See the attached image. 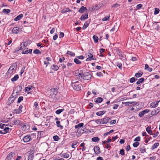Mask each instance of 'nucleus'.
Listing matches in <instances>:
<instances>
[{
  "label": "nucleus",
  "instance_id": "f257e3e1",
  "mask_svg": "<svg viewBox=\"0 0 160 160\" xmlns=\"http://www.w3.org/2000/svg\"><path fill=\"white\" fill-rule=\"evenodd\" d=\"M16 98V97L15 96V94L14 92L12 93L11 95V97H10L8 99L7 102L8 104L10 105L12 103Z\"/></svg>",
  "mask_w": 160,
  "mask_h": 160
},
{
  "label": "nucleus",
  "instance_id": "f03ea898",
  "mask_svg": "<svg viewBox=\"0 0 160 160\" xmlns=\"http://www.w3.org/2000/svg\"><path fill=\"white\" fill-rule=\"evenodd\" d=\"M78 81H77L76 82H74L73 80L72 82V83H71L72 86L73 88V89L75 90L79 91V90H81V87L80 85L74 84L75 83H78Z\"/></svg>",
  "mask_w": 160,
  "mask_h": 160
},
{
  "label": "nucleus",
  "instance_id": "7ed1b4c3",
  "mask_svg": "<svg viewBox=\"0 0 160 160\" xmlns=\"http://www.w3.org/2000/svg\"><path fill=\"white\" fill-rule=\"evenodd\" d=\"M50 96L53 98H55L58 93L57 91L54 88H52L50 90Z\"/></svg>",
  "mask_w": 160,
  "mask_h": 160
},
{
  "label": "nucleus",
  "instance_id": "20e7f679",
  "mask_svg": "<svg viewBox=\"0 0 160 160\" xmlns=\"http://www.w3.org/2000/svg\"><path fill=\"white\" fill-rule=\"evenodd\" d=\"M92 77L91 74L89 72H86L84 73L83 79L88 80L90 79Z\"/></svg>",
  "mask_w": 160,
  "mask_h": 160
},
{
  "label": "nucleus",
  "instance_id": "39448f33",
  "mask_svg": "<svg viewBox=\"0 0 160 160\" xmlns=\"http://www.w3.org/2000/svg\"><path fill=\"white\" fill-rule=\"evenodd\" d=\"M11 130L12 129L6 127L4 129L0 131V134H6L7 133H9Z\"/></svg>",
  "mask_w": 160,
  "mask_h": 160
},
{
  "label": "nucleus",
  "instance_id": "423d86ee",
  "mask_svg": "<svg viewBox=\"0 0 160 160\" xmlns=\"http://www.w3.org/2000/svg\"><path fill=\"white\" fill-rule=\"evenodd\" d=\"M88 57L86 59V61H88L92 60H96V58H93V55L92 53H90L89 52Z\"/></svg>",
  "mask_w": 160,
  "mask_h": 160
},
{
  "label": "nucleus",
  "instance_id": "0eeeda50",
  "mask_svg": "<svg viewBox=\"0 0 160 160\" xmlns=\"http://www.w3.org/2000/svg\"><path fill=\"white\" fill-rule=\"evenodd\" d=\"M15 155V153L12 152H11L7 156L6 158V160H11V159L12 157H13Z\"/></svg>",
  "mask_w": 160,
  "mask_h": 160
},
{
  "label": "nucleus",
  "instance_id": "6e6552de",
  "mask_svg": "<svg viewBox=\"0 0 160 160\" xmlns=\"http://www.w3.org/2000/svg\"><path fill=\"white\" fill-rule=\"evenodd\" d=\"M94 150L95 153L97 155L100 153V150L99 147L98 146H95L94 148Z\"/></svg>",
  "mask_w": 160,
  "mask_h": 160
},
{
  "label": "nucleus",
  "instance_id": "1a4fd4ad",
  "mask_svg": "<svg viewBox=\"0 0 160 160\" xmlns=\"http://www.w3.org/2000/svg\"><path fill=\"white\" fill-rule=\"evenodd\" d=\"M149 112V110L148 109H145L142 112H141L138 114V116L140 117H142L146 113L148 112Z\"/></svg>",
  "mask_w": 160,
  "mask_h": 160
},
{
  "label": "nucleus",
  "instance_id": "9d476101",
  "mask_svg": "<svg viewBox=\"0 0 160 160\" xmlns=\"http://www.w3.org/2000/svg\"><path fill=\"white\" fill-rule=\"evenodd\" d=\"M31 140V138L30 135H27L25 136L23 138V141L24 142H28Z\"/></svg>",
  "mask_w": 160,
  "mask_h": 160
},
{
  "label": "nucleus",
  "instance_id": "9b49d317",
  "mask_svg": "<svg viewBox=\"0 0 160 160\" xmlns=\"http://www.w3.org/2000/svg\"><path fill=\"white\" fill-rule=\"evenodd\" d=\"M159 101L154 102H152L150 104V107L152 108H154L157 107Z\"/></svg>",
  "mask_w": 160,
  "mask_h": 160
},
{
  "label": "nucleus",
  "instance_id": "f8f14e48",
  "mask_svg": "<svg viewBox=\"0 0 160 160\" xmlns=\"http://www.w3.org/2000/svg\"><path fill=\"white\" fill-rule=\"evenodd\" d=\"M13 123H14L13 124H14L18 126L21 125H22V122L18 119H16L13 121Z\"/></svg>",
  "mask_w": 160,
  "mask_h": 160
},
{
  "label": "nucleus",
  "instance_id": "ddd939ff",
  "mask_svg": "<svg viewBox=\"0 0 160 160\" xmlns=\"http://www.w3.org/2000/svg\"><path fill=\"white\" fill-rule=\"evenodd\" d=\"M61 156L62 157L65 158H69L70 156L68 153H63L62 152L61 153Z\"/></svg>",
  "mask_w": 160,
  "mask_h": 160
},
{
  "label": "nucleus",
  "instance_id": "4468645a",
  "mask_svg": "<svg viewBox=\"0 0 160 160\" xmlns=\"http://www.w3.org/2000/svg\"><path fill=\"white\" fill-rule=\"evenodd\" d=\"M110 119V118L108 117L104 118L103 119H102V124L108 123Z\"/></svg>",
  "mask_w": 160,
  "mask_h": 160
},
{
  "label": "nucleus",
  "instance_id": "2eb2a0df",
  "mask_svg": "<svg viewBox=\"0 0 160 160\" xmlns=\"http://www.w3.org/2000/svg\"><path fill=\"white\" fill-rule=\"evenodd\" d=\"M88 18V14L87 13L85 14H82L80 18V19L81 20H83L86 19Z\"/></svg>",
  "mask_w": 160,
  "mask_h": 160
},
{
  "label": "nucleus",
  "instance_id": "dca6fc26",
  "mask_svg": "<svg viewBox=\"0 0 160 160\" xmlns=\"http://www.w3.org/2000/svg\"><path fill=\"white\" fill-rule=\"evenodd\" d=\"M160 109V108H157L156 110L155 109L152 112L151 114L153 115H157L159 112Z\"/></svg>",
  "mask_w": 160,
  "mask_h": 160
},
{
  "label": "nucleus",
  "instance_id": "f3484780",
  "mask_svg": "<svg viewBox=\"0 0 160 160\" xmlns=\"http://www.w3.org/2000/svg\"><path fill=\"white\" fill-rule=\"evenodd\" d=\"M32 51V49H29V50H26L24 49L22 52L23 54H27L28 53L31 54Z\"/></svg>",
  "mask_w": 160,
  "mask_h": 160
},
{
  "label": "nucleus",
  "instance_id": "a211bd4d",
  "mask_svg": "<svg viewBox=\"0 0 160 160\" xmlns=\"http://www.w3.org/2000/svg\"><path fill=\"white\" fill-rule=\"evenodd\" d=\"M20 30V28L18 27H14L12 30V32L13 33L17 34Z\"/></svg>",
  "mask_w": 160,
  "mask_h": 160
},
{
  "label": "nucleus",
  "instance_id": "6ab92c4d",
  "mask_svg": "<svg viewBox=\"0 0 160 160\" xmlns=\"http://www.w3.org/2000/svg\"><path fill=\"white\" fill-rule=\"evenodd\" d=\"M146 131L149 134L151 135H153V133L151 129V127H148L146 128Z\"/></svg>",
  "mask_w": 160,
  "mask_h": 160
},
{
  "label": "nucleus",
  "instance_id": "aec40b11",
  "mask_svg": "<svg viewBox=\"0 0 160 160\" xmlns=\"http://www.w3.org/2000/svg\"><path fill=\"white\" fill-rule=\"evenodd\" d=\"M87 10V8L86 7L84 6H82L78 10V12L80 13H83L84 12V11L85 10Z\"/></svg>",
  "mask_w": 160,
  "mask_h": 160
},
{
  "label": "nucleus",
  "instance_id": "412c9836",
  "mask_svg": "<svg viewBox=\"0 0 160 160\" xmlns=\"http://www.w3.org/2000/svg\"><path fill=\"white\" fill-rule=\"evenodd\" d=\"M103 100L102 98L101 97L98 98L94 99V101L97 103H100L102 102Z\"/></svg>",
  "mask_w": 160,
  "mask_h": 160
},
{
  "label": "nucleus",
  "instance_id": "4be33fe9",
  "mask_svg": "<svg viewBox=\"0 0 160 160\" xmlns=\"http://www.w3.org/2000/svg\"><path fill=\"white\" fill-rule=\"evenodd\" d=\"M30 126L29 125L27 124L23 125L22 126V129L24 130H28Z\"/></svg>",
  "mask_w": 160,
  "mask_h": 160
},
{
  "label": "nucleus",
  "instance_id": "5701e85b",
  "mask_svg": "<svg viewBox=\"0 0 160 160\" xmlns=\"http://www.w3.org/2000/svg\"><path fill=\"white\" fill-rule=\"evenodd\" d=\"M34 107L33 108L34 111H37L39 109L38 103L37 102H35L34 103Z\"/></svg>",
  "mask_w": 160,
  "mask_h": 160
},
{
  "label": "nucleus",
  "instance_id": "b1692460",
  "mask_svg": "<svg viewBox=\"0 0 160 160\" xmlns=\"http://www.w3.org/2000/svg\"><path fill=\"white\" fill-rule=\"evenodd\" d=\"M22 88V86H21L19 85L17 86L15 90L13 91V92H14L16 91H18L19 92H21Z\"/></svg>",
  "mask_w": 160,
  "mask_h": 160
},
{
  "label": "nucleus",
  "instance_id": "393cba45",
  "mask_svg": "<svg viewBox=\"0 0 160 160\" xmlns=\"http://www.w3.org/2000/svg\"><path fill=\"white\" fill-rule=\"evenodd\" d=\"M19 78V76L18 74L15 75L14 77L12 78L11 80L12 82H15L17 81Z\"/></svg>",
  "mask_w": 160,
  "mask_h": 160
},
{
  "label": "nucleus",
  "instance_id": "a878e982",
  "mask_svg": "<svg viewBox=\"0 0 160 160\" xmlns=\"http://www.w3.org/2000/svg\"><path fill=\"white\" fill-rule=\"evenodd\" d=\"M83 125L84 124L82 123H79L75 126V128L79 130L80 128L82 127L83 126Z\"/></svg>",
  "mask_w": 160,
  "mask_h": 160
},
{
  "label": "nucleus",
  "instance_id": "bb28decb",
  "mask_svg": "<svg viewBox=\"0 0 160 160\" xmlns=\"http://www.w3.org/2000/svg\"><path fill=\"white\" fill-rule=\"evenodd\" d=\"M101 8V6L100 5H97L95 6V7L94 8L93 7L92 9V11H93L94 10H98L99 9Z\"/></svg>",
  "mask_w": 160,
  "mask_h": 160
},
{
  "label": "nucleus",
  "instance_id": "cd10ccee",
  "mask_svg": "<svg viewBox=\"0 0 160 160\" xmlns=\"http://www.w3.org/2000/svg\"><path fill=\"white\" fill-rule=\"evenodd\" d=\"M90 23V22L88 21H86L84 25H83L82 29H85L88 26Z\"/></svg>",
  "mask_w": 160,
  "mask_h": 160
},
{
  "label": "nucleus",
  "instance_id": "c85d7f7f",
  "mask_svg": "<svg viewBox=\"0 0 160 160\" xmlns=\"http://www.w3.org/2000/svg\"><path fill=\"white\" fill-rule=\"evenodd\" d=\"M23 17V15L22 14H21L17 16L15 19L14 20L15 21H18L21 19Z\"/></svg>",
  "mask_w": 160,
  "mask_h": 160
},
{
  "label": "nucleus",
  "instance_id": "c756f323",
  "mask_svg": "<svg viewBox=\"0 0 160 160\" xmlns=\"http://www.w3.org/2000/svg\"><path fill=\"white\" fill-rule=\"evenodd\" d=\"M159 143L158 142H156L151 147V149L152 150L154 149L157 148V147L159 146Z\"/></svg>",
  "mask_w": 160,
  "mask_h": 160
},
{
  "label": "nucleus",
  "instance_id": "7c9ffc66",
  "mask_svg": "<svg viewBox=\"0 0 160 160\" xmlns=\"http://www.w3.org/2000/svg\"><path fill=\"white\" fill-rule=\"evenodd\" d=\"M106 112L105 111H101L98 112L96 113V115L98 116H101L104 114Z\"/></svg>",
  "mask_w": 160,
  "mask_h": 160
},
{
  "label": "nucleus",
  "instance_id": "2f4dec72",
  "mask_svg": "<svg viewBox=\"0 0 160 160\" xmlns=\"http://www.w3.org/2000/svg\"><path fill=\"white\" fill-rule=\"evenodd\" d=\"M144 81V79L143 78H142L138 80V81L137 82L136 84L137 85L139 84L140 83L143 82Z\"/></svg>",
  "mask_w": 160,
  "mask_h": 160
},
{
  "label": "nucleus",
  "instance_id": "473e14b6",
  "mask_svg": "<svg viewBox=\"0 0 160 160\" xmlns=\"http://www.w3.org/2000/svg\"><path fill=\"white\" fill-rule=\"evenodd\" d=\"M22 112V111H20V110L19 109H14L13 111V113L14 114H19L20 113H21Z\"/></svg>",
  "mask_w": 160,
  "mask_h": 160
},
{
  "label": "nucleus",
  "instance_id": "72a5a7b5",
  "mask_svg": "<svg viewBox=\"0 0 160 160\" xmlns=\"http://www.w3.org/2000/svg\"><path fill=\"white\" fill-rule=\"evenodd\" d=\"M92 140L93 142H97L100 140V139L98 137H96L92 138Z\"/></svg>",
  "mask_w": 160,
  "mask_h": 160
},
{
  "label": "nucleus",
  "instance_id": "f704fd0d",
  "mask_svg": "<svg viewBox=\"0 0 160 160\" xmlns=\"http://www.w3.org/2000/svg\"><path fill=\"white\" fill-rule=\"evenodd\" d=\"M57 126L58 127H59L61 129H62L63 127L60 124V122L59 121H57L56 122Z\"/></svg>",
  "mask_w": 160,
  "mask_h": 160
},
{
  "label": "nucleus",
  "instance_id": "c9c22d12",
  "mask_svg": "<svg viewBox=\"0 0 160 160\" xmlns=\"http://www.w3.org/2000/svg\"><path fill=\"white\" fill-rule=\"evenodd\" d=\"M93 38L94 40V42L95 43H96L98 42V37L97 36H96V35L93 36Z\"/></svg>",
  "mask_w": 160,
  "mask_h": 160
},
{
  "label": "nucleus",
  "instance_id": "e433bc0d",
  "mask_svg": "<svg viewBox=\"0 0 160 160\" xmlns=\"http://www.w3.org/2000/svg\"><path fill=\"white\" fill-rule=\"evenodd\" d=\"M64 109H58L56 111L55 113L57 114H59L61 113L62 112L64 111Z\"/></svg>",
  "mask_w": 160,
  "mask_h": 160
},
{
  "label": "nucleus",
  "instance_id": "4c0bfd02",
  "mask_svg": "<svg viewBox=\"0 0 160 160\" xmlns=\"http://www.w3.org/2000/svg\"><path fill=\"white\" fill-rule=\"evenodd\" d=\"M14 69V68L13 66H11L10 68H9V69L8 70V73H12L13 72V70Z\"/></svg>",
  "mask_w": 160,
  "mask_h": 160
},
{
  "label": "nucleus",
  "instance_id": "58836bf2",
  "mask_svg": "<svg viewBox=\"0 0 160 160\" xmlns=\"http://www.w3.org/2000/svg\"><path fill=\"white\" fill-rule=\"evenodd\" d=\"M28 160H32L33 156L31 154L29 153L28 155Z\"/></svg>",
  "mask_w": 160,
  "mask_h": 160
},
{
  "label": "nucleus",
  "instance_id": "ea45409f",
  "mask_svg": "<svg viewBox=\"0 0 160 160\" xmlns=\"http://www.w3.org/2000/svg\"><path fill=\"white\" fill-rule=\"evenodd\" d=\"M95 122L98 124H102V119H98L96 120Z\"/></svg>",
  "mask_w": 160,
  "mask_h": 160
},
{
  "label": "nucleus",
  "instance_id": "a19ab883",
  "mask_svg": "<svg viewBox=\"0 0 160 160\" xmlns=\"http://www.w3.org/2000/svg\"><path fill=\"white\" fill-rule=\"evenodd\" d=\"M74 61L76 63L78 64H80L81 63V62L77 58H75L74 60Z\"/></svg>",
  "mask_w": 160,
  "mask_h": 160
},
{
  "label": "nucleus",
  "instance_id": "79ce46f5",
  "mask_svg": "<svg viewBox=\"0 0 160 160\" xmlns=\"http://www.w3.org/2000/svg\"><path fill=\"white\" fill-rule=\"evenodd\" d=\"M10 12L11 10L9 9H4L2 10V12L3 13H6V14H8Z\"/></svg>",
  "mask_w": 160,
  "mask_h": 160
},
{
  "label": "nucleus",
  "instance_id": "37998d69",
  "mask_svg": "<svg viewBox=\"0 0 160 160\" xmlns=\"http://www.w3.org/2000/svg\"><path fill=\"white\" fill-rule=\"evenodd\" d=\"M143 74V72H141V73H135V76L137 78H139L142 76Z\"/></svg>",
  "mask_w": 160,
  "mask_h": 160
},
{
  "label": "nucleus",
  "instance_id": "c03bdc74",
  "mask_svg": "<svg viewBox=\"0 0 160 160\" xmlns=\"http://www.w3.org/2000/svg\"><path fill=\"white\" fill-rule=\"evenodd\" d=\"M32 87V86H29L28 87L25 88V92L30 91Z\"/></svg>",
  "mask_w": 160,
  "mask_h": 160
},
{
  "label": "nucleus",
  "instance_id": "a18cd8bd",
  "mask_svg": "<svg viewBox=\"0 0 160 160\" xmlns=\"http://www.w3.org/2000/svg\"><path fill=\"white\" fill-rule=\"evenodd\" d=\"M70 11H71V10L70 9H69L68 8H66L65 9H63L62 11V13H65L67 12H69Z\"/></svg>",
  "mask_w": 160,
  "mask_h": 160
},
{
  "label": "nucleus",
  "instance_id": "49530a36",
  "mask_svg": "<svg viewBox=\"0 0 160 160\" xmlns=\"http://www.w3.org/2000/svg\"><path fill=\"white\" fill-rule=\"evenodd\" d=\"M52 69L53 70H57L58 69V67L56 65H53L52 66Z\"/></svg>",
  "mask_w": 160,
  "mask_h": 160
},
{
  "label": "nucleus",
  "instance_id": "de8ad7c7",
  "mask_svg": "<svg viewBox=\"0 0 160 160\" xmlns=\"http://www.w3.org/2000/svg\"><path fill=\"white\" fill-rule=\"evenodd\" d=\"M33 53L35 54H41V52L38 49H36L33 51Z\"/></svg>",
  "mask_w": 160,
  "mask_h": 160
},
{
  "label": "nucleus",
  "instance_id": "09e8293b",
  "mask_svg": "<svg viewBox=\"0 0 160 160\" xmlns=\"http://www.w3.org/2000/svg\"><path fill=\"white\" fill-rule=\"evenodd\" d=\"M67 53L70 55V56L72 57L74 56H75V53L72 52L71 51H68L67 52Z\"/></svg>",
  "mask_w": 160,
  "mask_h": 160
},
{
  "label": "nucleus",
  "instance_id": "8fccbe9b",
  "mask_svg": "<svg viewBox=\"0 0 160 160\" xmlns=\"http://www.w3.org/2000/svg\"><path fill=\"white\" fill-rule=\"evenodd\" d=\"M78 143V142L76 141H73L72 144V147L73 148H75V146Z\"/></svg>",
  "mask_w": 160,
  "mask_h": 160
},
{
  "label": "nucleus",
  "instance_id": "3c124183",
  "mask_svg": "<svg viewBox=\"0 0 160 160\" xmlns=\"http://www.w3.org/2000/svg\"><path fill=\"white\" fill-rule=\"evenodd\" d=\"M160 10L159 8H155V10L154 12V14L156 15L158 14Z\"/></svg>",
  "mask_w": 160,
  "mask_h": 160
},
{
  "label": "nucleus",
  "instance_id": "603ef678",
  "mask_svg": "<svg viewBox=\"0 0 160 160\" xmlns=\"http://www.w3.org/2000/svg\"><path fill=\"white\" fill-rule=\"evenodd\" d=\"M140 151L141 153H144L146 151L145 148L144 147L141 148H140Z\"/></svg>",
  "mask_w": 160,
  "mask_h": 160
},
{
  "label": "nucleus",
  "instance_id": "864d4df0",
  "mask_svg": "<svg viewBox=\"0 0 160 160\" xmlns=\"http://www.w3.org/2000/svg\"><path fill=\"white\" fill-rule=\"evenodd\" d=\"M23 100V97L22 96L20 97L18 99L17 103H18L21 102V101H22Z\"/></svg>",
  "mask_w": 160,
  "mask_h": 160
},
{
  "label": "nucleus",
  "instance_id": "5fc2aeb1",
  "mask_svg": "<svg viewBox=\"0 0 160 160\" xmlns=\"http://www.w3.org/2000/svg\"><path fill=\"white\" fill-rule=\"evenodd\" d=\"M137 80V79H135V78L132 77L130 78V82L131 83H132L134 82L135 81Z\"/></svg>",
  "mask_w": 160,
  "mask_h": 160
},
{
  "label": "nucleus",
  "instance_id": "6e6d98bb",
  "mask_svg": "<svg viewBox=\"0 0 160 160\" xmlns=\"http://www.w3.org/2000/svg\"><path fill=\"white\" fill-rule=\"evenodd\" d=\"M53 138L54 140L55 141H58L59 139V137L57 135L54 136L53 137Z\"/></svg>",
  "mask_w": 160,
  "mask_h": 160
},
{
  "label": "nucleus",
  "instance_id": "4d7b16f0",
  "mask_svg": "<svg viewBox=\"0 0 160 160\" xmlns=\"http://www.w3.org/2000/svg\"><path fill=\"white\" fill-rule=\"evenodd\" d=\"M83 132H81L80 130L78 129L77 132H76V135L77 136H79Z\"/></svg>",
  "mask_w": 160,
  "mask_h": 160
},
{
  "label": "nucleus",
  "instance_id": "13d9d810",
  "mask_svg": "<svg viewBox=\"0 0 160 160\" xmlns=\"http://www.w3.org/2000/svg\"><path fill=\"white\" fill-rule=\"evenodd\" d=\"M110 17V16H107L106 17H105L102 19V20L103 21H107L109 20V18Z\"/></svg>",
  "mask_w": 160,
  "mask_h": 160
},
{
  "label": "nucleus",
  "instance_id": "bf43d9fd",
  "mask_svg": "<svg viewBox=\"0 0 160 160\" xmlns=\"http://www.w3.org/2000/svg\"><path fill=\"white\" fill-rule=\"evenodd\" d=\"M139 143L138 142H135L133 143V146L134 147H137L139 145Z\"/></svg>",
  "mask_w": 160,
  "mask_h": 160
},
{
  "label": "nucleus",
  "instance_id": "052dcab7",
  "mask_svg": "<svg viewBox=\"0 0 160 160\" xmlns=\"http://www.w3.org/2000/svg\"><path fill=\"white\" fill-rule=\"evenodd\" d=\"M6 124L1 123L0 124V128L1 129H3L6 127Z\"/></svg>",
  "mask_w": 160,
  "mask_h": 160
},
{
  "label": "nucleus",
  "instance_id": "680f3d73",
  "mask_svg": "<svg viewBox=\"0 0 160 160\" xmlns=\"http://www.w3.org/2000/svg\"><path fill=\"white\" fill-rule=\"evenodd\" d=\"M120 154L122 155H124L125 154L124 152L123 149H122L120 150Z\"/></svg>",
  "mask_w": 160,
  "mask_h": 160
},
{
  "label": "nucleus",
  "instance_id": "e2e57ef3",
  "mask_svg": "<svg viewBox=\"0 0 160 160\" xmlns=\"http://www.w3.org/2000/svg\"><path fill=\"white\" fill-rule=\"evenodd\" d=\"M78 76H81L82 78H83V76L84 75V73H83L81 71L80 72H79L77 75Z\"/></svg>",
  "mask_w": 160,
  "mask_h": 160
},
{
  "label": "nucleus",
  "instance_id": "0e129e2a",
  "mask_svg": "<svg viewBox=\"0 0 160 160\" xmlns=\"http://www.w3.org/2000/svg\"><path fill=\"white\" fill-rule=\"evenodd\" d=\"M120 5L118 3H115L113 5H112V8H117L118 6H120Z\"/></svg>",
  "mask_w": 160,
  "mask_h": 160
},
{
  "label": "nucleus",
  "instance_id": "69168bd1",
  "mask_svg": "<svg viewBox=\"0 0 160 160\" xmlns=\"http://www.w3.org/2000/svg\"><path fill=\"white\" fill-rule=\"evenodd\" d=\"M96 75L97 76L99 77L102 76V73L100 72H98L96 73Z\"/></svg>",
  "mask_w": 160,
  "mask_h": 160
},
{
  "label": "nucleus",
  "instance_id": "338daca9",
  "mask_svg": "<svg viewBox=\"0 0 160 160\" xmlns=\"http://www.w3.org/2000/svg\"><path fill=\"white\" fill-rule=\"evenodd\" d=\"M138 103L136 102H130V104H132L133 106H134L137 104Z\"/></svg>",
  "mask_w": 160,
  "mask_h": 160
},
{
  "label": "nucleus",
  "instance_id": "774afa93",
  "mask_svg": "<svg viewBox=\"0 0 160 160\" xmlns=\"http://www.w3.org/2000/svg\"><path fill=\"white\" fill-rule=\"evenodd\" d=\"M142 6L141 4H139L137 5L136 8L137 9H139L142 7Z\"/></svg>",
  "mask_w": 160,
  "mask_h": 160
}]
</instances>
